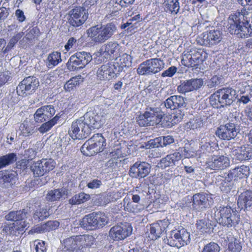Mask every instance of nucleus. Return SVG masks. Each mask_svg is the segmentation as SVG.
Masks as SVG:
<instances>
[{
	"instance_id": "obj_35",
	"label": "nucleus",
	"mask_w": 252,
	"mask_h": 252,
	"mask_svg": "<svg viewBox=\"0 0 252 252\" xmlns=\"http://www.w3.org/2000/svg\"><path fill=\"white\" fill-rule=\"evenodd\" d=\"M83 78L78 75L72 77L64 85L63 89L66 92L74 91L83 82Z\"/></svg>"
},
{
	"instance_id": "obj_57",
	"label": "nucleus",
	"mask_w": 252,
	"mask_h": 252,
	"mask_svg": "<svg viewBox=\"0 0 252 252\" xmlns=\"http://www.w3.org/2000/svg\"><path fill=\"white\" fill-rule=\"evenodd\" d=\"M82 121L83 125H82V126L81 127V133L82 134L83 138H86L91 134V130L93 128L90 125L85 124L84 121Z\"/></svg>"
},
{
	"instance_id": "obj_21",
	"label": "nucleus",
	"mask_w": 252,
	"mask_h": 252,
	"mask_svg": "<svg viewBox=\"0 0 252 252\" xmlns=\"http://www.w3.org/2000/svg\"><path fill=\"white\" fill-rule=\"evenodd\" d=\"M150 172L149 164L145 162H136L129 169V175L134 178H144Z\"/></svg>"
},
{
	"instance_id": "obj_15",
	"label": "nucleus",
	"mask_w": 252,
	"mask_h": 252,
	"mask_svg": "<svg viewBox=\"0 0 252 252\" xmlns=\"http://www.w3.org/2000/svg\"><path fill=\"white\" fill-rule=\"evenodd\" d=\"M132 232V227L126 222H120L112 227L109 232L111 239L120 241L129 237Z\"/></svg>"
},
{
	"instance_id": "obj_17",
	"label": "nucleus",
	"mask_w": 252,
	"mask_h": 252,
	"mask_svg": "<svg viewBox=\"0 0 252 252\" xmlns=\"http://www.w3.org/2000/svg\"><path fill=\"white\" fill-rule=\"evenodd\" d=\"M158 118L160 125L163 127H171L179 123L183 118L180 110L176 111L171 114H163L158 111Z\"/></svg>"
},
{
	"instance_id": "obj_7",
	"label": "nucleus",
	"mask_w": 252,
	"mask_h": 252,
	"mask_svg": "<svg viewBox=\"0 0 252 252\" xmlns=\"http://www.w3.org/2000/svg\"><path fill=\"white\" fill-rule=\"evenodd\" d=\"M208 58V53L203 48L196 47L190 49L181 60L182 64L187 67L197 69Z\"/></svg>"
},
{
	"instance_id": "obj_41",
	"label": "nucleus",
	"mask_w": 252,
	"mask_h": 252,
	"mask_svg": "<svg viewBox=\"0 0 252 252\" xmlns=\"http://www.w3.org/2000/svg\"><path fill=\"white\" fill-rule=\"evenodd\" d=\"M17 159L14 153H10L0 157V169L14 163Z\"/></svg>"
},
{
	"instance_id": "obj_27",
	"label": "nucleus",
	"mask_w": 252,
	"mask_h": 252,
	"mask_svg": "<svg viewBox=\"0 0 252 252\" xmlns=\"http://www.w3.org/2000/svg\"><path fill=\"white\" fill-rule=\"evenodd\" d=\"M208 194L201 192L194 194L192 196V206L196 209H206L210 205Z\"/></svg>"
},
{
	"instance_id": "obj_47",
	"label": "nucleus",
	"mask_w": 252,
	"mask_h": 252,
	"mask_svg": "<svg viewBox=\"0 0 252 252\" xmlns=\"http://www.w3.org/2000/svg\"><path fill=\"white\" fill-rule=\"evenodd\" d=\"M90 199V195L84 192L76 194L69 200V204L76 205L83 203Z\"/></svg>"
},
{
	"instance_id": "obj_37",
	"label": "nucleus",
	"mask_w": 252,
	"mask_h": 252,
	"mask_svg": "<svg viewBox=\"0 0 252 252\" xmlns=\"http://www.w3.org/2000/svg\"><path fill=\"white\" fill-rule=\"evenodd\" d=\"M228 252H240L242 247L241 243L232 236H227L225 239Z\"/></svg>"
},
{
	"instance_id": "obj_13",
	"label": "nucleus",
	"mask_w": 252,
	"mask_h": 252,
	"mask_svg": "<svg viewBox=\"0 0 252 252\" xmlns=\"http://www.w3.org/2000/svg\"><path fill=\"white\" fill-rule=\"evenodd\" d=\"M56 162L52 158H42L33 161L31 169L35 177H41L53 170L56 166Z\"/></svg>"
},
{
	"instance_id": "obj_58",
	"label": "nucleus",
	"mask_w": 252,
	"mask_h": 252,
	"mask_svg": "<svg viewBox=\"0 0 252 252\" xmlns=\"http://www.w3.org/2000/svg\"><path fill=\"white\" fill-rule=\"evenodd\" d=\"M146 147L147 149H152L155 148H158L159 147H162L159 138H156L151 139L146 144Z\"/></svg>"
},
{
	"instance_id": "obj_10",
	"label": "nucleus",
	"mask_w": 252,
	"mask_h": 252,
	"mask_svg": "<svg viewBox=\"0 0 252 252\" xmlns=\"http://www.w3.org/2000/svg\"><path fill=\"white\" fill-rule=\"evenodd\" d=\"M92 60V56L90 53L77 52L70 57L67 67L71 71L78 70L84 68Z\"/></svg>"
},
{
	"instance_id": "obj_45",
	"label": "nucleus",
	"mask_w": 252,
	"mask_h": 252,
	"mask_svg": "<svg viewBox=\"0 0 252 252\" xmlns=\"http://www.w3.org/2000/svg\"><path fill=\"white\" fill-rule=\"evenodd\" d=\"M27 212L25 209L16 211H11L5 216V219L7 220L17 221L24 220L26 217Z\"/></svg>"
},
{
	"instance_id": "obj_12",
	"label": "nucleus",
	"mask_w": 252,
	"mask_h": 252,
	"mask_svg": "<svg viewBox=\"0 0 252 252\" xmlns=\"http://www.w3.org/2000/svg\"><path fill=\"white\" fill-rule=\"evenodd\" d=\"M88 12L85 7L75 6L68 14L67 20L70 26L78 28L84 24L88 18Z\"/></svg>"
},
{
	"instance_id": "obj_9",
	"label": "nucleus",
	"mask_w": 252,
	"mask_h": 252,
	"mask_svg": "<svg viewBox=\"0 0 252 252\" xmlns=\"http://www.w3.org/2000/svg\"><path fill=\"white\" fill-rule=\"evenodd\" d=\"M190 242V233L183 227L171 230L167 238L168 245L178 248L187 245Z\"/></svg>"
},
{
	"instance_id": "obj_46",
	"label": "nucleus",
	"mask_w": 252,
	"mask_h": 252,
	"mask_svg": "<svg viewBox=\"0 0 252 252\" xmlns=\"http://www.w3.org/2000/svg\"><path fill=\"white\" fill-rule=\"evenodd\" d=\"M61 118V116L57 114L55 117L49 121H47L41 125L38 128L39 131L41 133H44L49 131L54 125H55Z\"/></svg>"
},
{
	"instance_id": "obj_50",
	"label": "nucleus",
	"mask_w": 252,
	"mask_h": 252,
	"mask_svg": "<svg viewBox=\"0 0 252 252\" xmlns=\"http://www.w3.org/2000/svg\"><path fill=\"white\" fill-rule=\"evenodd\" d=\"M49 216V213L47 208L39 207L34 213L33 217L35 220L38 221L46 219Z\"/></svg>"
},
{
	"instance_id": "obj_32",
	"label": "nucleus",
	"mask_w": 252,
	"mask_h": 252,
	"mask_svg": "<svg viewBox=\"0 0 252 252\" xmlns=\"http://www.w3.org/2000/svg\"><path fill=\"white\" fill-rule=\"evenodd\" d=\"M94 215L93 212L85 215L81 220H80L79 224L80 226L86 230H94L97 229Z\"/></svg>"
},
{
	"instance_id": "obj_39",
	"label": "nucleus",
	"mask_w": 252,
	"mask_h": 252,
	"mask_svg": "<svg viewBox=\"0 0 252 252\" xmlns=\"http://www.w3.org/2000/svg\"><path fill=\"white\" fill-rule=\"evenodd\" d=\"M236 158L239 160H246L252 158V148L248 146L241 147L235 153Z\"/></svg>"
},
{
	"instance_id": "obj_52",
	"label": "nucleus",
	"mask_w": 252,
	"mask_h": 252,
	"mask_svg": "<svg viewBox=\"0 0 252 252\" xmlns=\"http://www.w3.org/2000/svg\"><path fill=\"white\" fill-rule=\"evenodd\" d=\"M47 59L49 65L55 66L61 62V54L59 52H53L49 55Z\"/></svg>"
},
{
	"instance_id": "obj_59",
	"label": "nucleus",
	"mask_w": 252,
	"mask_h": 252,
	"mask_svg": "<svg viewBox=\"0 0 252 252\" xmlns=\"http://www.w3.org/2000/svg\"><path fill=\"white\" fill-rule=\"evenodd\" d=\"M10 74V72L7 70L0 72V87L8 81L11 77Z\"/></svg>"
},
{
	"instance_id": "obj_31",
	"label": "nucleus",
	"mask_w": 252,
	"mask_h": 252,
	"mask_svg": "<svg viewBox=\"0 0 252 252\" xmlns=\"http://www.w3.org/2000/svg\"><path fill=\"white\" fill-rule=\"evenodd\" d=\"M185 98L180 95H172L168 98L165 102L167 108L175 110L184 106Z\"/></svg>"
},
{
	"instance_id": "obj_26",
	"label": "nucleus",
	"mask_w": 252,
	"mask_h": 252,
	"mask_svg": "<svg viewBox=\"0 0 252 252\" xmlns=\"http://www.w3.org/2000/svg\"><path fill=\"white\" fill-rule=\"evenodd\" d=\"M60 225L57 220H49L44 223H41L34 226L30 231L32 233H41L49 232L57 229Z\"/></svg>"
},
{
	"instance_id": "obj_23",
	"label": "nucleus",
	"mask_w": 252,
	"mask_h": 252,
	"mask_svg": "<svg viewBox=\"0 0 252 252\" xmlns=\"http://www.w3.org/2000/svg\"><path fill=\"white\" fill-rule=\"evenodd\" d=\"M203 85L202 80L201 79H191L186 80L182 83L177 87L179 93L186 94L194 90L199 89Z\"/></svg>"
},
{
	"instance_id": "obj_8",
	"label": "nucleus",
	"mask_w": 252,
	"mask_h": 252,
	"mask_svg": "<svg viewBox=\"0 0 252 252\" xmlns=\"http://www.w3.org/2000/svg\"><path fill=\"white\" fill-rule=\"evenodd\" d=\"M165 63L160 58H151L141 63L137 68L139 75H149L156 74L164 67Z\"/></svg>"
},
{
	"instance_id": "obj_18",
	"label": "nucleus",
	"mask_w": 252,
	"mask_h": 252,
	"mask_svg": "<svg viewBox=\"0 0 252 252\" xmlns=\"http://www.w3.org/2000/svg\"><path fill=\"white\" fill-rule=\"evenodd\" d=\"M54 107L51 105H44L38 108L33 115L35 122L42 123L51 120L55 114Z\"/></svg>"
},
{
	"instance_id": "obj_43",
	"label": "nucleus",
	"mask_w": 252,
	"mask_h": 252,
	"mask_svg": "<svg viewBox=\"0 0 252 252\" xmlns=\"http://www.w3.org/2000/svg\"><path fill=\"white\" fill-rule=\"evenodd\" d=\"M164 6L165 11L172 15H176L180 10L179 0H166Z\"/></svg>"
},
{
	"instance_id": "obj_30",
	"label": "nucleus",
	"mask_w": 252,
	"mask_h": 252,
	"mask_svg": "<svg viewBox=\"0 0 252 252\" xmlns=\"http://www.w3.org/2000/svg\"><path fill=\"white\" fill-rule=\"evenodd\" d=\"M237 205L241 209L247 208L252 205V191L246 189L238 196Z\"/></svg>"
},
{
	"instance_id": "obj_34",
	"label": "nucleus",
	"mask_w": 252,
	"mask_h": 252,
	"mask_svg": "<svg viewBox=\"0 0 252 252\" xmlns=\"http://www.w3.org/2000/svg\"><path fill=\"white\" fill-rule=\"evenodd\" d=\"M83 124L80 120H76L72 122L70 128L68 130V134L72 139H80L83 138L81 127Z\"/></svg>"
},
{
	"instance_id": "obj_24",
	"label": "nucleus",
	"mask_w": 252,
	"mask_h": 252,
	"mask_svg": "<svg viewBox=\"0 0 252 252\" xmlns=\"http://www.w3.org/2000/svg\"><path fill=\"white\" fill-rule=\"evenodd\" d=\"M201 44L205 46L215 45L220 41L221 37L220 31L210 30L203 32L201 37Z\"/></svg>"
},
{
	"instance_id": "obj_19",
	"label": "nucleus",
	"mask_w": 252,
	"mask_h": 252,
	"mask_svg": "<svg viewBox=\"0 0 252 252\" xmlns=\"http://www.w3.org/2000/svg\"><path fill=\"white\" fill-rule=\"evenodd\" d=\"M97 78L100 80H110L119 74L116 67L113 64H106L102 65L97 70Z\"/></svg>"
},
{
	"instance_id": "obj_42",
	"label": "nucleus",
	"mask_w": 252,
	"mask_h": 252,
	"mask_svg": "<svg viewBox=\"0 0 252 252\" xmlns=\"http://www.w3.org/2000/svg\"><path fill=\"white\" fill-rule=\"evenodd\" d=\"M94 217L97 229L101 228L107 225L109 221L108 217L104 212H93Z\"/></svg>"
},
{
	"instance_id": "obj_28",
	"label": "nucleus",
	"mask_w": 252,
	"mask_h": 252,
	"mask_svg": "<svg viewBox=\"0 0 252 252\" xmlns=\"http://www.w3.org/2000/svg\"><path fill=\"white\" fill-rule=\"evenodd\" d=\"M182 156L180 152H174L167 155L165 158L160 159L158 163V166L161 168H165L175 165L177 161H179L182 158Z\"/></svg>"
},
{
	"instance_id": "obj_1",
	"label": "nucleus",
	"mask_w": 252,
	"mask_h": 252,
	"mask_svg": "<svg viewBox=\"0 0 252 252\" xmlns=\"http://www.w3.org/2000/svg\"><path fill=\"white\" fill-rule=\"evenodd\" d=\"M248 6L231 14L228 18V31L239 38L252 35V0H245Z\"/></svg>"
},
{
	"instance_id": "obj_2",
	"label": "nucleus",
	"mask_w": 252,
	"mask_h": 252,
	"mask_svg": "<svg viewBox=\"0 0 252 252\" xmlns=\"http://www.w3.org/2000/svg\"><path fill=\"white\" fill-rule=\"evenodd\" d=\"M95 238L88 234L72 236L63 240V248L60 252H84L94 244Z\"/></svg>"
},
{
	"instance_id": "obj_3",
	"label": "nucleus",
	"mask_w": 252,
	"mask_h": 252,
	"mask_svg": "<svg viewBox=\"0 0 252 252\" xmlns=\"http://www.w3.org/2000/svg\"><path fill=\"white\" fill-rule=\"evenodd\" d=\"M116 26L112 23L105 25H95L87 31L88 36L95 43H102L109 39L114 34Z\"/></svg>"
},
{
	"instance_id": "obj_54",
	"label": "nucleus",
	"mask_w": 252,
	"mask_h": 252,
	"mask_svg": "<svg viewBox=\"0 0 252 252\" xmlns=\"http://www.w3.org/2000/svg\"><path fill=\"white\" fill-rule=\"evenodd\" d=\"M220 247L219 245L213 242H211L204 245L201 252H219Z\"/></svg>"
},
{
	"instance_id": "obj_44",
	"label": "nucleus",
	"mask_w": 252,
	"mask_h": 252,
	"mask_svg": "<svg viewBox=\"0 0 252 252\" xmlns=\"http://www.w3.org/2000/svg\"><path fill=\"white\" fill-rule=\"evenodd\" d=\"M124 207L126 211L134 214L138 213L141 212V209L140 208L139 205L138 204H134L133 202L131 201L130 198L128 196H126L124 200Z\"/></svg>"
},
{
	"instance_id": "obj_11",
	"label": "nucleus",
	"mask_w": 252,
	"mask_h": 252,
	"mask_svg": "<svg viewBox=\"0 0 252 252\" xmlns=\"http://www.w3.org/2000/svg\"><path fill=\"white\" fill-rule=\"evenodd\" d=\"M39 86L38 80L35 77L30 76L21 81L16 88L17 94L26 97L33 94Z\"/></svg>"
},
{
	"instance_id": "obj_56",
	"label": "nucleus",
	"mask_w": 252,
	"mask_h": 252,
	"mask_svg": "<svg viewBox=\"0 0 252 252\" xmlns=\"http://www.w3.org/2000/svg\"><path fill=\"white\" fill-rule=\"evenodd\" d=\"M35 252H46L47 251L45 243L43 241L36 240L34 241Z\"/></svg>"
},
{
	"instance_id": "obj_4",
	"label": "nucleus",
	"mask_w": 252,
	"mask_h": 252,
	"mask_svg": "<svg viewBox=\"0 0 252 252\" xmlns=\"http://www.w3.org/2000/svg\"><path fill=\"white\" fill-rule=\"evenodd\" d=\"M215 217L220 224L228 227L235 226L240 220L236 210L228 205L220 206L215 212Z\"/></svg>"
},
{
	"instance_id": "obj_40",
	"label": "nucleus",
	"mask_w": 252,
	"mask_h": 252,
	"mask_svg": "<svg viewBox=\"0 0 252 252\" xmlns=\"http://www.w3.org/2000/svg\"><path fill=\"white\" fill-rule=\"evenodd\" d=\"M196 225L197 229L203 234H210L214 229V225L212 224V221L209 220H200L197 221Z\"/></svg>"
},
{
	"instance_id": "obj_53",
	"label": "nucleus",
	"mask_w": 252,
	"mask_h": 252,
	"mask_svg": "<svg viewBox=\"0 0 252 252\" xmlns=\"http://www.w3.org/2000/svg\"><path fill=\"white\" fill-rule=\"evenodd\" d=\"M216 143L213 142H205L201 145L200 148V151L201 154L207 155L213 152L215 150Z\"/></svg>"
},
{
	"instance_id": "obj_63",
	"label": "nucleus",
	"mask_w": 252,
	"mask_h": 252,
	"mask_svg": "<svg viewBox=\"0 0 252 252\" xmlns=\"http://www.w3.org/2000/svg\"><path fill=\"white\" fill-rule=\"evenodd\" d=\"M101 185L100 180L97 179H94L87 184V186L88 188L91 189H94L99 188Z\"/></svg>"
},
{
	"instance_id": "obj_48",
	"label": "nucleus",
	"mask_w": 252,
	"mask_h": 252,
	"mask_svg": "<svg viewBox=\"0 0 252 252\" xmlns=\"http://www.w3.org/2000/svg\"><path fill=\"white\" fill-rule=\"evenodd\" d=\"M16 176L12 171L3 170L0 171V183H10L14 181Z\"/></svg>"
},
{
	"instance_id": "obj_14",
	"label": "nucleus",
	"mask_w": 252,
	"mask_h": 252,
	"mask_svg": "<svg viewBox=\"0 0 252 252\" xmlns=\"http://www.w3.org/2000/svg\"><path fill=\"white\" fill-rule=\"evenodd\" d=\"M157 108H147L143 114L136 117V122L140 126H154L160 123Z\"/></svg>"
},
{
	"instance_id": "obj_6",
	"label": "nucleus",
	"mask_w": 252,
	"mask_h": 252,
	"mask_svg": "<svg viewBox=\"0 0 252 252\" xmlns=\"http://www.w3.org/2000/svg\"><path fill=\"white\" fill-rule=\"evenodd\" d=\"M235 91L231 88H222L210 96V104L214 108H221L230 105L233 101Z\"/></svg>"
},
{
	"instance_id": "obj_38",
	"label": "nucleus",
	"mask_w": 252,
	"mask_h": 252,
	"mask_svg": "<svg viewBox=\"0 0 252 252\" xmlns=\"http://www.w3.org/2000/svg\"><path fill=\"white\" fill-rule=\"evenodd\" d=\"M17 224V223H12L5 224L2 227V231L6 235L18 236L20 233H23L24 226H19Z\"/></svg>"
},
{
	"instance_id": "obj_29",
	"label": "nucleus",
	"mask_w": 252,
	"mask_h": 252,
	"mask_svg": "<svg viewBox=\"0 0 252 252\" xmlns=\"http://www.w3.org/2000/svg\"><path fill=\"white\" fill-rule=\"evenodd\" d=\"M249 174V167L242 165L230 170L228 176L229 177L234 178L235 180H237L247 178Z\"/></svg>"
},
{
	"instance_id": "obj_61",
	"label": "nucleus",
	"mask_w": 252,
	"mask_h": 252,
	"mask_svg": "<svg viewBox=\"0 0 252 252\" xmlns=\"http://www.w3.org/2000/svg\"><path fill=\"white\" fill-rule=\"evenodd\" d=\"M177 70V68L176 66H171L162 73L161 76L163 77H171L176 73Z\"/></svg>"
},
{
	"instance_id": "obj_36",
	"label": "nucleus",
	"mask_w": 252,
	"mask_h": 252,
	"mask_svg": "<svg viewBox=\"0 0 252 252\" xmlns=\"http://www.w3.org/2000/svg\"><path fill=\"white\" fill-rule=\"evenodd\" d=\"M132 63V57L130 55L124 53L120 56L118 62L114 63L118 72L120 73L122 71L124 67H128L131 66Z\"/></svg>"
},
{
	"instance_id": "obj_51",
	"label": "nucleus",
	"mask_w": 252,
	"mask_h": 252,
	"mask_svg": "<svg viewBox=\"0 0 252 252\" xmlns=\"http://www.w3.org/2000/svg\"><path fill=\"white\" fill-rule=\"evenodd\" d=\"M24 33L23 32H18L14 35L9 41L7 46L4 49L5 52H8L10 51L17 42L23 37Z\"/></svg>"
},
{
	"instance_id": "obj_33",
	"label": "nucleus",
	"mask_w": 252,
	"mask_h": 252,
	"mask_svg": "<svg viewBox=\"0 0 252 252\" xmlns=\"http://www.w3.org/2000/svg\"><path fill=\"white\" fill-rule=\"evenodd\" d=\"M85 124L90 125L93 129L98 128L101 125V120L99 116L94 112H87L84 116Z\"/></svg>"
},
{
	"instance_id": "obj_22",
	"label": "nucleus",
	"mask_w": 252,
	"mask_h": 252,
	"mask_svg": "<svg viewBox=\"0 0 252 252\" xmlns=\"http://www.w3.org/2000/svg\"><path fill=\"white\" fill-rule=\"evenodd\" d=\"M217 134L221 139L229 140L236 136L235 126L232 123H227L225 125H221L218 128Z\"/></svg>"
},
{
	"instance_id": "obj_20",
	"label": "nucleus",
	"mask_w": 252,
	"mask_h": 252,
	"mask_svg": "<svg viewBox=\"0 0 252 252\" xmlns=\"http://www.w3.org/2000/svg\"><path fill=\"white\" fill-rule=\"evenodd\" d=\"M168 222L165 220H159L150 225L149 237L151 240H156L160 238L162 233L166 231Z\"/></svg>"
},
{
	"instance_id": "obj_64",
	"label": "nucleus",
	"mask_w": 252,
	"mask_h": 252,
	"mask_svg": "<svg viewBox=\"0 0 252 252\" xmlns=\"http://www.w3.org/2000/svg\"><path fill=\"white\" fill-rule=\"evenodd\" d=\"M9 10L8 8L4 7L0 8V23L5 20L9 15Z\"/></svg>"
},
{
	"instance_id": "obj_5",
	"label": "nucleus",
	"mask_w": 252,
	"mask_h": 252,
	"mask_svg": "<svg viewBox=\"0 0 252 252\" xmlns=\"http://www.w3.org/2000/svg\"><path fill=\"white\" fill-rule=\"evenodd\" d=\"M106 146V140L102 134L96 133L84 143L81 151L83 155L91 157L103 151Z\"/></svg>"
},
{
	"instance_id": "obj_62",
	"label": "nucleus",
	"mask_w": 252,
	"mask_h": 252,
	"mask_svg": "<svg viewBox=\"0 0 252 252\" xmlns=\"http://www.w3.org/2000/svg\"><path fill=\"white\" fill-rule=\"evenodd\" d=\"M114 2L122 7L126 8L132 5L134 1L132 0H114Z\"/></svg>"
},
{
	"instance_id": "obj_49",
	"label": "nucleus",
	"mask_w": 252,
	"mask_h": 252,
	"mask_svg": "<svg viewBox=\"0 0 252 252\" xmlns=\"http://www.w3.org/2000/svg\"><path fill=\"white\" fill-rule=\"evenodd\" d=\"M64 194L62 189H55L50 190L46 196V199L48 201H56L59 200Z\"/></svg>"
},
{
	"instance_id": "obj_60",
	"label": "nucleus",
	"mask_w": 252,
	"mask_h": 252,
	"mask_svg": "<svg viewBox=\"0 0 252 252\" xmlns=\"http://www.w3.org/2000/svg\"><path fill=\"white\" fill-rule=\"evenodd\" d=\"M22 134L25 136H29L32 133V129L29 126L28 124H22L20 126Z\"/></svg>"
},
{
	"instance_id": "obj_25",
	"label": "nucleus",
	"mask_w": 252,
	"mask_h": 252,
	"mask_svg": "<svg viewBox=\"0 0 252 252\" xmlns=\"http://www.w3.org/2000/svg\"><path fill=\"white\" fill-rule=\"evenodd\" d=\"M120 46L117 42L110 41L101 47L100 51L105 58L109 56L110 58L117 57L120 54Z\"/></svg>"
},
{
	"instance_id": "obj_55",
	"label": "nucleus",
	"mask_w": 252,
	"mask_h": 252,
	"mask_svg": "<svg viewBox=\"0 0 252 252\" xmlns=\"http://www.w3.org/2000/svg\"><path fill=\"white\" fill-rule=\"evenodd\" d=\"M40 33V30L37 27H33L27 33L26 37L28 40L31 41L38 37Z\"/></svg>"
},
{
	"instance_id": "obj_16",
	"label": "nucleus",
	"mask_w": 252,
	"mask_h": 252,
	"mask_svg": "<svg viewBox=\"0 0 252 252\" xmlns=\"http://www.w3.org/2000/svg\"><path fill=\"white\" fill-rule=\"evenodd\" d=\"M206 165L212 170H223L229 166L230 161L228 158L224 156L213 155L207 158Z\"/></svg>"
}]
</instances>
